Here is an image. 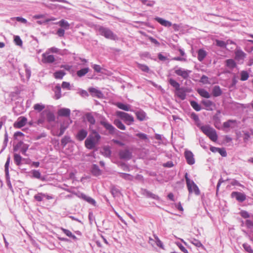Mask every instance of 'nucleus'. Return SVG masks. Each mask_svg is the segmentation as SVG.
<instances>
[{
    "label": "nucleus",
    "instance_id": "obj_11",
    "mask_svg": "<svg viewBox=\"0 0 253 253\" xmlns=\"http://www.w3.org/2000/svg\"><path fill=\"white\" fill-rule=\"evenodd\" d=\"M184 156L186 160L187 163L192 165L195 163V159L194 158V155L193 153L189 150H185L184 152Z\"/></svg>",
    "mask_w": 253,
    "mask_h": 253
},
{
    "label": "nucleus",
    "instance_id": "obj_26",
    "mask_svg": "<svg viewBox=\"0 0 253 253\" xmlns=\"http://www.w3.org/2000/svg\"><path fill=\"white\" fill-rule=\"evenodd\" d=\"M114 124L120 129L125 130L126 129V127L123 124V123L118 119H115L114 121Z\"/></svg>",
    "mask_w": 253,
    "mask_h": 253
},
{
    "label": "nucleus",
    "instance_id": "obj_38",
    "mask_svg": "<svg viewBox=\"0 0 253 253\" xmlns=\"http://www.w3.org/2000/svg\"><path fill=\"white\" fill-rule=\"evenodd\" d=\"M46 119L48 122H54L55 119L54 114L50 111H48L46 113Z\"/></svg>",
    "mask_w": 253,
    "mask_h": 253
},
{
    "label": "nucleus",
    "instance_id": "obj_4",
    "mask_svg": "<svg viewBox=\"0 0 253 253\" xmlns=\"http://www.w3.org/2000/svg\"><path fill=\"white\" fill-rule=\"evenodd\" d=\"M116 115L128 126L132 124L134 121V119L132 115L125 112L117 111Z\"/></svg>",
    "mask_w": 253,
    "mask_h": 253
},
{
    "label": "nucleus",
    "instance_id": "obj_32",
    "mask_svg": "<svg viewBox=\"0 0 253 253\" xmlns=\"http://www.w3.org/2000/svg\"><path fill=\"white\" fill-rule=\"evenodd\" d=\"M102 155L106 157H110L111 155V151L108 146L104 147L101 152Z\"/></svg>",
    "mask_w": 253,
    "mask_h": 253
},
{
    "label": "nucleus",
    "instance_id": "obj_40",
    "mask_svg": "<svg viewBox=\"0 0 253 253\" xmlns=\"http://www.w3.org/2000/svg\"><path fill=\"white\" fill-rule=\"evenodd\" d=\"M33 108L34 110L41 112L45 108V106L42 103H37L34 105Z\"/></svg>",
    "mask_w": 253,
    "mask_h": 253
},
{
    "label": "nucleus",
    "instance_id": "obj_44",
    "mask_svg": "<svg viewBox=\"0 0 253 253\" xmlns=\"http://www.w3.org/2000/svg\"><path fill=\"white\" fill-rule=\"evenodd\" d=\"M71 141L70 137L68 136H65L62 139H61V145L65 147L67 143L70 142Z\"/></svg>",
    "mask_w": 253,
    "mask_h": 253
},
{
    "label": "nucleus",
    "instance_id": "obj_19",
    "mask_svg": "<svg viewBox=\"0 0 253 253\" xmlns=\"http://www.w3.org/2000/svg\"><path fill=\"white\" fill-rule=\"evenodd\" d=\"M137 119L140 121H143L147 119L146 113L143 110H139L135 112Z\"/></svg>",
    "mask_w": 253,
    "mask_h": 253
},
{
    "label": "nucleus",
    "instance_id": "obj_17",
    "mask_svg": "<svg viewBox=\"0 0 253 253\" xmlns=\"http://www.w3.org/2000/svg\"><path fill=\"white\" fill-rule=\"evenodd\" d=\"M116 106L119 109L124 110L125 111H133L131 108V105L129 104H124L121 102H117L116 103Z\"/></svg>",
    "mask_w": 253,
    "mask_h": 253
},
{
    "label": "nucleus",
    "instance_id": "obj_25",
    "mask_svg": "<svg viewBox=\"0 0 253 253\" xmlns=\"http://www.w3.org/2000/svg\"><path fill=\"white\" fill-rule=\"evenodd\" d=\"M56 25H58L61 28H63L64 29H68L70 27L69 23L64 19H62L58 22L55 23Z\"/></svg>",
    "mask_w": 253,
    "mask_h": 253
},
{
    "label": "nucleus",
    "instance_id": "obj_6",
    "mask_svg": "<svg viewBox=\"0 0 253 253\" xmlns=\"http://www.w3.org/2000/svg\"><path fill=\"white\" fill-rule=\"evenodd\" d=\"M100 124L107 130L111 134L115 133L117 129L110 123H109L105 118L101 120Z\"/></svg>",
    "mask_w": 253,
    "mask_h": 253
},
{
    "label": "nucleus",
    "instance_id": "obj_30",
    "mask_svg": "<svg viewBox=\"0 0 253 253\" xmlns=\"http://www.w3.org/2000/svg\"><path fill=\"white\" fill-rule=\"evenodd\" d=\"M119 174L121 177L126 180L132 181L134 178L133 176L128 173L121 172L119 173Z\"/></svg>",
    "mask_w": 253,
    "mask_h": 253
},
{
    "label": "nucleus",
    "instance_id": "obj_41",
    "mask_svg": "<svg viewBox=\"0 0 253 253\" xmlns=\"http://www.w3.org/2000/svg\"><path fill=\"white\" fill-rule=\"evenodd\" d=\"M190 105L193 108V109L197 111H199L201 110L200 105L195 101H190Z\"/></svg>",
    "mask_w": 253,
    "mask_h": 253
},
{
    "label": "nucleus",
    "instance_id": "obj_29",
    "mask_svg": "<svg viewBox=\"0 0 253 253\" xmlns=\"http://www.w3.org/2000/svg\"><path fill=\"white\" fill-rule=\"evenodd\" d=\"M91 172L93 175L98 176L101 174V170L98 166L94 164L92 166Z\"/></svg>",
    "mask_w": 253,
    "mask_h": 253
},
{
    "label": "nucleus",
    "instance_id": "obj_42",
    "mask_svg": "<svg viewBox=\"0 0 253 253\" xmlns=\"http://www.w3.org/2000/svg\"><path fill=\"white\" fill-rule=\"evenodd\" d=\"M226 66L230 68H234L236 66V63L234 60L232 59H228L226 61Z\"/></svg>",
    "mask_w": 253,
    "mask_h": 253
},
{
    "label": "nucleus",
    "instance_id": "obj_24",
    "mask_svg": "<svg viewBox=\"0 0 253 253\" xmlns=\"http://www.w3.org/2000/svg\"><path fill=\"white\" fill-rule=\"evenodd\" d=\"M86 118L88 122L90 124L89 126V129L92 130V126L94 125L95 123V120L94 117L90 113H87L86 114Z\"/></svg>",
    "mask_w": 253,
    "mask_h": 253
},
{
    "label": "nucleus",
    "instance_id": "obj_9",
    "mask_svg": "<svg viewBox=\"0 0 253 253\" xmlns=\"http://www.w3.org/2000/svg\"><path fill=\"white\" fill-rule=\"evenodd\" d=\"M187 186L190 194L194 192L196 195H199L200 194V190L193 181L190 182L189 184H187Z\"/></svg>",
    "mask_w": 253,
    "mask_h": 253
},
{
    "label": "nucleus",
    "instance_id": "obj_21",
    "mask_svg": "<svg viewBox=\"0 0 253 253\" xmlns=\"http://www.w3.org/2000/svg\"><path fill=\"white\" fill-rule=\"evenodd\" d=\"M71 114V111L68 108H61L58 111V115L60 117H68L70 116Z\"/></svg>",
    "mask_w": 253,
    "mask_h": 253
},
{
    "label": "nucleus",
    "instance_id": "obj_7",
    "mask_svg": "<svg viewBox=\"0 0 253 253\" xmlns=\"http://www.w3.org/2000/svg\"><path fill=\"white\" fill-rule=\"evenodd\" d=\"M191 71L188 70H185L181 68H175L174 73L179 76H181L184 79H187L189 77Z\"/></svg>",
    "mask_w": 253,
    "mask_h": 253
},
{
    "label": "nucleus",
    "instance_id": "obj_1",
    "mask_svg": "<svg viewBox=\"0 0 253 253\" xmlns=\"http://www.w3.org/2000/svg\"><path fill=\"white\" fill-rule=\"evenodd\" d=\"M100 138L101 136L95 130H91V133L89 134L84 141L85 147L89 150L94 149L98 144Z\"/></svg>",
    "mask_w": 253,
    "mask_h": 253
},
{
    "label": "nucleus",
    "instance_id": "obj_53",
    "mask_svg": "<svg viewBox=\"0 0 253 253\" xmlns=\"http://www.w3.org/2000/svg\"><path fill=\"white\" fill-rule=\"evenodd\" d=\"M243 246L244 249L249 253H253V250L252 249V248L250 245L247 243H244L243 245Z\"/></svg>",
    "mask_w": 253,
    "mask_h": 253
},
{
    "label": "nucleus",
    "instance_id": "obj_5",
    "mask_svg": "<svg viewBox=\"0 0 253 253\" xmlns=\"http://www.w3.org/2000/svg\"><path fill=\"white\" fill-rule=\"evenodd\" d=\"M98 31L101 36L107 39L115 40L117 38L116 36L108 28L100 26L98 28Z\"/></svg>",
    "mask_w": 253,
    "mask_h": 253
},
{
    "label": "nucleus",
    "instance_id": "obj_56",
    "mask_svg": "<svg viewBox=\"0 0 253 253\" xmlns=\"http://www.w3.org/2000/svg\"><path fill=\"white\" fill-rule=\"evenodd\" d=\"M67 127H68L67 126H65L64 125H61L60 126V132H59V134H57V135L58 136H61L64 133L65 130L66 129V128Z\"/></svg>",
    "mask_w": 253,
    "mask_h": 253
},
{
    "label": "nucleus",
    "instance_id": "obj_15",
    "mask_svg": "<svg viewBox=\"0 0 253 253\" xmlns=\"http://www.w3.org/2000/svg\"><path fill=\"white\" fill-rule=\"evenodd\" d=\"M21 146V149L20 151L22 153V154L26 155V152L27 150L29 148V145L26 144H24L23 142H20L18 143V144L17 145L16 147H15L14 148V151H16L17 150L18 147Z\"/></svg>",
    "mask_w": 253,
    "mask_h": 253
},
{
    "label": "nucleus",
    "instance_id": "obj_36",
    "mask_svg": "<svg viewBox=\"0 0 253 253\" xmlns=\"http://www.w3.org/2000/svg\"><path fill=\"white\" fill-rule=\"evenodd\" d=\"M236 121L235 120H229L227 122L223 123V126L226 128L232 127L233 128L234 126H232L233 124H235Z\"/></svg>",
    "mask_w": 253,
    "mask_h": 253
},
{
    "label": "nucleus",
    "instance_id": "obj_43",
    "mask_svg": "<svg viewBox=\"0 0 253 253\" xmlns=\"http://www.w3.org/2000/svg\"><path fill=\"white\" fill-rule=\"evenodd\" d=\"M111 192L114 197H117L120 194V190L115 186L112 187Z\"/></svg>",
    "mask_w": 253,
    "mask_h": 253
},
{
    "label": "nucleus",
    "instance_id": "obj_14",
    "mask_svg": "<svg viewBox=\"0 0 253 253\" xmlns=\"http://www.w3.org/2000/svg\"><path fill=\"white\" fill-rule=\"evenodd\" d=\"M88 91L93 97H96L99 98H101L103 97V94L101 91L95 88L90 87L88 88Z\"/></svg>",
    "mask_w": 253,
    "mask_h": 253
},
{
    "label": "nucleus",
    "instance_id": "obj_55",
    "mask_svg": "<svg viewBox=\"0 0 253 253\" xmlns=\"http://www.w3.org/2000/svg\"><path fill=\"white\" fill-rule=\"evenodd\" d=\"M141 2L145 5H146L149 6H153L155 2L154 1H148V0H140Z\"/></svg>",
    "mask_w": 253,
    "mask_h": 253
},
{
    "label": "nucleus",
    "instance_id": "obj_49",
    "mask_svg": "<svg viewBox=\"0 0 253 253\" xmlns=\"http://www.w3.org/2000/svg\"><path fill=\"white\" fill-rule=\"evenodd\" d=\"M190 242L195 245L197 247H203L202 244L201 243V242L197 239H192L191 240Z\"/></svg>",
    "mask_w": 253,
    "mask_h": 253
},
{
    "label": "nucleus",
    "instance_id": "obj_8",
    "mask_svg": "<svg viewBox=\"0 0 253 253\" xmlns=\"http://www.w3.org/2000/svg\"><path fill=\"white\" fill-rule=\"evenodd\" d=\"M119 155L121 159L125 160H130L132 157V153L128 149L120 150L119 152Z\"/></svg>",
    "mask_w": 253,
    "mask_h": 253
},
{
    "label": "nucleus",
    "instance_id": "obj_50",
    "mask_svg": "<svg viewBox=\"0 0 253 253\" xmlns=\"http://www.w3.org/2000/svg\"><path fill=\"white\" fill-rule=\"evenodd\" d=\"M44 196H45V194H43L42 193H39L38 194L35 195L34 198L35 199L38 201L41 202L43 200V198Z\"/></svg>",
    "mask_w": 253,
    "mask_h": 253
},
{
    "label": "nucleus",
    "instance_id": "obj_20",
    "mask_svg": "<svg viewBox=\"0 0 253 253\" xmlns=\"http://www.w3.org/2000/svg\"><path fill=\"white\" fill-rule=\"evenodd\" d=\"M155 20L159 23L161 25L165 27H169L172 26V23L170 22L165 20L162 18L156 17L155 18Z\"/></svg>",
    "mask_w": 253,
    "mask_h": 253
},
{
    "label": "nucleus",
    "instance_id": "obj_45",
    "mask_svg": "<svg viewBox=\"0 0 253 253\" xmlns=\"http://www.w3.org/2000/svg\"><path fill=\"white\" fill-rule=\"evenodd\" d=\"M137 67L143 72L148 73L149 71V67L146 65L137 63Z\"/></svg>",
    "mask_w": 253,
    "mask_h": 253
},
{
    "label": "nucleus",
    "instance_id": "obj_57",
    "mask_svg": "<svg viewBox=\"0 0 253 253\" xmlns=\"http://www.w3.org/2000/svg\"><path fill=\"white\" fill-rule=\"evenodd\" d=\"M241 216L244 218H248L250 217V215L249 212L246 211H242L240 212Z\"/></svg>",
    "mask_w": 253,
    "mask_h": 253
},
{
    "label": "nucleus",
    "instance_id": "obj_62",
    "mask_svg": "<svg viewBox=\"0 0 253 253\" xmlns=\"http://www.w3.org/2000/svg\"><path fill=\"white\" fill-rule=\"evenodd\" d=\"M245 224L248 228H251L253 227V221L250 219H247L245 221Z\"/></svg>",
    "mask_w": 253,
    "mask_h": 253
},
{
    "label": "nucleus",
    "instance_id": "obj_47",
    "mask_svg": "<svg viewBox=\"0 0 253 253\" xmlns=\"http://www.w3.org/2000/svg\"><path fill=\"white\" fill-rule=\"evenodd\" d=\"M249 74L247 71H242L241 72V80L243 81H246L249 78Z\"/></svg>",
    "mask_w": 253,
    "mask_h": 253
},
{
    "label": "nucleus",
    "instance_id": "obj_28",
    "mask_svg": "<svg viewBox=\"0 0 253 253\" xmlns=\"http://www.w3.org/2000/svg\"><path fill=\"white\" fill-rule=\"evenodd\" d=\"M212 94L214 97H217L221 95L222 91L219 86L215 85L213 87Z\"/></svg>",
    "mask_w": 253,
    "mask_h": 253
},
{
    "label": "nucleus",
    "instance_id": "obj_51",
    "mask_svg": "<svg viewBox=\"0 0 253 253\" xmlns=\"http://www.w3.org/2000/svg\"><path fill=\"white\" fill-rule=\"evenodd\" d=\"M32 174L33 177L41 179V174L39 170H33L32 171Z\"/></svg>",
    "mask_w": 253,
    "mask_h": 253
},
{
    "label": "nucleus",
    "instance_id": "obj_34",
    "mask_svg": "<svg viewBox=\"0 0 253 253\" xmlns=\"http://www.w3.org/2000/svg\"><path fill=\"white\" fill-rule=\"evenodd\" d=\"M22 160V158L19 154L16 153L14 154V161L17 166H20L21 165Z\"/></svg>",
    "mask_w": 253,
    "mask_h": 253
},
{
    "label": "nucleus",
    "instance_id": "obj_52",
    "mask_svg": "<svg viewBox=\"0 0 253 253\" xmlns=\"http://www.w3.org/2000/svg\"><path fill=\"white\" fill-rule=\"evenodd\" d=\"M215 42L216 45L220 47H226L227 45L226 42L222 41L216 40Z\"/></svg>",
    "mask_w": 253,
    "mask_h": 253
},
{
    "label": "nucleus",
    "instance_id": "obj_48",
    "mask_svg": "<svg viewBox=\"0 0 253 253\" xmlns=\"http://www.w3.org/2000/svg\"><path fill=\"white\" fill-rule=\"evenodd\" d=\"M245 53L241 50H237L236 52V56L239 59H244L245 57Z\"/></svg>",
    "mask_w": 253,
    "mask_h": 253
},
{
    "label": "nucleus",
    "instance_id": "obj_23",
    "mask_svg": "<svg viewBox=\"0 0 253 253\" xmlns=\"http://www.w3.org/2000/svg\"><path fill=\"white\" fill-rule=\"evenodd\" d=\"M207 55V52L203 49H200L198 51V59L200 61H202Z\"/></svg>",
    "mask_w": 253,
    "mask_h": 253
},
{
    "label": "nucleus",
    "instance_id": "obj_46",
    "mask_svg": "<svg viewBox=\"0 0 253 253\" xmlns=\"http://www.w3.org/2000/svg\"><path fill=\"white\" fill-rule=\"evenodd\" d=\"M153 236L155 238V242H156L157 246L158 247H160V248L163 249L164 245H163L162 242L160 240V239L158 238V237L157 236H156V235H154Z\"/></svg>",
    "mask_w": 253,
    "mask_h": 253
},
{
    "label": "nucleus",
    "instance_id": "obj_27",
    "mask_svg": "<svg viewBox=\"0 0 253 253\" xmlns=\"http://www.w3.org/2000/svg\"><path fill=\"white\" fill-rule=\"evenodd\" d=\"M61 230L68 237L71 238L74 240H77V237L74 234H73L72 233L70 230L63 228H61Z\"/></svg>",
    "mask_w": 253,
    "mask_h": 253
},
{
    "label": "nucleus",
    "instance_id": "obj_63",
    "mask_svg": "<svg viewBox=\"0 0 253 253\" xmlns=\"http://www.w3.org/2000/svg\"><path fill=\"white\" fill-rule=\"evenodd\" d=\"M24 67L25 68L26 76L27 78L29 79L31 76V70L26 64L24 65Z\"/></svg>",
    "mask_w": 253,
    "mask_h": 253
},
{
    "label": "nucleus",
    "instance_id": "obj_16",
    "mask_svg": "<svg viewBox=\"0 0 253 253\" xmlns=\"http://www.w3.org/2000/svg\"><path fill=\"white\" fill-rule=\"evenodd\" d=\"M141 193L143 195L147 198H152L155 200H159V197L158 196L152 193L146 189H141Z\"/></svg>",
    "mask_w": 253,
    "mask_h": 253
},
{
    "label": "nucleus",
    "instance_id": "obj_18",
    "mask_svg": "<svg viewBox=\"0 0 253 253\" xmlns=\"http://www.w3.org/2000/svg\"><path fill=\"white\" fill-rule=\"evenodd\" d=\"M202 103L205 106L207 110H212L214 107V104L210 100L204 99L202 101Z\"/></svg>",
    "mask_w": 253,
    "mask_h": 253
},
{
    "label": "nucleus",
    "instance_id": "obj_35",
    "mask_svg": "<svg viewBox=\"0 0 253 253\" xmlns=\"http://www.w3.org/2000/svg\"><path fill=\"white\" fill-rule=\"evenodd\" d=\"M89 70L88 68L82 69L77 71V74L78 77H82L86 74L88 72Z\"/></svg>",
    "mask_w": 253,
    "mask_h": 253
},
{
    "label": "nucleus",
    "instance_id": "obj_10",
    "mask_svg": "<svg viewBox=\"0 0 253 253\" xmlns=\"http://www.w3.org/2000/svg\"><path fill=\"white\" fill-rule=\"evenodd\" d=\"M42 62L43 63H52L55 61L54 55H49V53L45 52L42 54Z\"/></svg>",
    "mask_w": 253,
    "mask_h": 253
},
{
    "label": "nucleus",
    "instance_id": "obj_2",
    "mask_svg": "<svg viewBox=\"0 0 253 253\" xmlns=\"http://www.w3.org/2000/svg\"><path fill=\"white\" fill-rule=\"evenodd\" d=\"M169 84L173 87L175 90V94L181 100H184L186 98V91L184 87H180V84L174 79L170 78L169 80Z\"/></svg>",
    "mask_w": 253,
    "mask_h": 253
},
{
    "label": "nucleus",
    "instance_id": "obj_13",
    "mask_svg": "<svg viewBox=\"0 0 253 253\" xmlns=\"http://www.w3.org/2000/svg\"><path fill=\"white\" fill-rule=\"evenodd\" d=\"M231 197L232 198H235L237 201L241 202L244 201L246 199V196L245 194L238 192H233L231 193Z\"/></svg>",
    "mask_w": 253,
    "mask_h": 253
},
{
    "label": "nucleus",
    "instance_id": "obj_61",
    "mask_svg": "<svg viewBox=\"0 0 253 253\" xmlns=\"http://www.w3.org/2000/svg\"><path fill=\"white\" fill-rule=\"evenodd\" d=\"M59 51V49L55 47H52L51 48H48L46 52L48 53H57Z\"/></svg>",
    "mask_w": 253,
    "mask_h": 253
},
{
    "label": "nucleus",
    "instance_id": "obj_64",
    "mask_svg": "<svg viewBox=\"0 0 253 253\" xmlns=\"http://www.w3.org/2000/svg\"><path fill=\"white\" fill-rule=\"evenodd\" d=\"M140 139L143 140H148L147 135L144 133H138L136 134Z\"/></svg>",
    "mask_w": 253,
    "mask_h": 253
},
{
    "label": "nucleus",
    "instance_id": "obj_31",
    "mask_svg": "<svg viewBox=\"0 0 253 253\" xmlns=\"http://www.w3.org/2000/svg\"><path fill=\"white\" fill-rule=\"evenodd\" d=\"M197 91L198 93L203 97L209 98L211 96L210 93L204 89H198Z\"/></svg>",
    "mask_w": 253,
    "mask_h": 253
},
{
    "label": "nucleus",
    "instance_id": "obj_60",
    "mask_svg": "<svg viewBox=\"0 0 253 253\" xmlns=\"http://www.w3.org/2000/svg\"><path fill=\"white\" fill-rule=\"evenodd\" d=\"M200 82L203 84H210L208 77L205 75H203L201 78Z\"/></svg>",
    "mask_w": 253,
    "mask_h": 253
},
{
    "label": "nucleus",
    "instance_id": "obj_22",
    "mask_svg": "<svg viewBox=\"0 0 253 253\" xmlns=\"http://www.w3.org/2000/svg\"><path fill=\"white\" fill-rule=\"evenodd\" d=\"M87 131L84 129L79 131L76 135V138L79 141L83 140L87 136Z\"/></svg>",
    "mask_w": 253,
    "mask_h": 253
},
{
    "label": "nucleus",
    "instance_id": "obj_37",
    "mask_svg": "<svg viewBox=\"0 0 253 253\" xmlns=\"http://www.w3.org/2000/svg\"><path fill=\"white\" fill-rule=\"evenodd\" d=\"M10 162V156H9L7 157V161H6V162L5 164V166H4L5 172V175H6V176L7 178H9L8 167H9V165Z\"/></svg>",
    "mask_w": 253,
    "mask_h": 253
},
{
    "label": "nucleus",
    "instance_id": "obj_59",
    "mask_svg": "<svg viewBox=\"0 0 253 253\" xmlns=\"http://www.w3.org/2000/svg\"><path fill=\"white\" fill-rule=\"evenodd\" d=\"M62 87L64 89H67L68 90H71L70 84L68 82H63L62 84Z\"/></svg>",
    "mask_w": 253,
    "mask_h": 253
},
{
    "label": "nucleus",
    "instance_id": "obj_3",
    "mask_svg": "<svg viewBox=\"0 0 253 253\" xmlns=\"http://www.w3.org/2000/svg\"><path fill=\"white\" fill-rule=\"evenodd\" d=\"M197 126L200 127L202 131L208 136L212 141L215 142L217 140V135L214 129L211 127L209 125L202 126L197 124Z\"/></svg>",
    "mask_w": 253,
    "mask_h": 253
},
{
    "label": "nucleus",
    "instance_id": "obj_39",
    "mask_svg": "<svg viewBox=\"0 0 253 253\" xmlns=\"http://www.w3.org/2000/svg\"><path fill=\"white\" fill-rule=\"evenodd\" d=\"M65 75V73L63 71H58L54 73V77L57 79H62L64 76Z\"/></svg>",
    "mask_w": 253,
    "mask_h": 253
},
{
    "label": "nucleus",
    "instance_id": "obj_12",
    "mask_svg": "<svg viewBox=\"0 0 253 253\" xmlns=\"http://www.w3.org/2000/svg\"><path fill=\"white\" fill-rule=\"evenodd\" d=\"M27 119L24 117H19L17 121L14 123L13 126L15 128H20L24 126L27 122Z\"/></svg>",
    "mask_w": 253,
    "mask_h": 253
},
{
    "label": "nucleus",
    "instance_id": "obj_33",
    "mask_svg": "<svg viewBox=\"0 0 253 253\" xmlns=\"http://www.w3.org/2000/svg\"><path fill=\"white\" fill-rule=\"evenodd\" d=\"M55 98L58 99L61 97V87L59 85H56L54 88Z\"/></svg>",
    "mask_w": 253,
    "mask_h": 253
},
{
    "label": "nucleus",
    "instance_id": "obj_54",
    "mask_svg": "<svg viewBox=\"0 0 253 253\" xmlns=\"http://www.w3.org/2000/svg\"><path fill=\"white\" fill-rule=\"evenodd\" d=\"M14 41L15 44L19 46H22V41L21 40L20 38L18 36H16L14 37Z\"/></svg>",
    "mask_w": 253,
    "mask_h": 253
},
{
    "label": "nucleus",
    "instance_id": "obj_58",
    "mask_svg": "<svg viewBox=\"0 0 253 253\" xmlns=\"http://www.w3.org/2000/svg\"><path fill=\"white\" fill-rule=\"evenodd\" d=\"M84 200L86 201L88 203L91 204L94 206L95 205V204H96L95 201L93 199H92V198H91L90 197H88L86 196V198L84 199Z\"/></svg>",
    "mask_w": 253,
    "mask_h": 253
}]
</instances>
